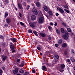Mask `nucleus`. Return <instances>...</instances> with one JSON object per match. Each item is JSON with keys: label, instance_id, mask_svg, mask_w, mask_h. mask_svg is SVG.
Wrapping results in <instances>:
<instances>
[{"label": "nucleus", "instance_id": "nucleus-24", "mask_svg": "<svg viewBox=\"0 0 75 75\" xmlns=\"http://www.w3.org/2000/svg\"><path fill=\"white\" fill-rule=\"evenodd\" d=\"M48 13L50 16H52L53 15L52 12V11L49 10Z\"/></svg>", "mask_w": 75, "mask_h": 75}, {"label": "nucleus", "instance_id": "nucleus-18", "mask_svg": "<svg viewBox=\"0 0 75 75\" xmlns=\"http://www.w3.org/2000/svg\"><path fill=\"white\" fill-rule=\"evenodd\" d=\"M40 35L42 37H45L46 36V35L45 33H40Z\"/></svg>", "mask_w": 75, "mask_h": 75}, {"label": "nucleus", "instance_id": "nucleus-43", "mask_svg": "<svg viewBox=\"0 0 75 75\" xmlns=\"http://www.w3.org/2000/svg\"><path fill=\"white\" fill-rule=\"evenodd\" d=\"M64 55H67V51H64Z\"/></svg>", "mask_w": 75, "mask_h": 75}, {"label": "nucleus", "instance_id": "nucleus-28", "mask_svg": "<svg viewBox=\"0 0 75 75\" xmlns=\"http://www.w3.org/2000/svg\"><path fill=\"white\" fill-rule=\"evenodd\" d=\"M33 33L36 36H38V34H37V32H36V31H33Z\"/></svg>", "mask_w": 75, "mask_h": 75}, {"label": "nucleus", "instance_id": "nucleus-15", "mask_svg": "<svg viewBox=\"0 0 75 75\" xmlns=\"http://www.w3.org/2000/svg\"><path fill=\"white\" fill-rule=\"evenodd\" d=\"M9 47L11 50H14V45H10Z\"/></svg>", "mask_w": 75, "mask_h": 75}, {"label": "nucleus", "instance_id": "nucleus-23", "mask_svg": "<svg viewBox=\"0 0 75 75\" xmlns=\"http://www.w3.org/2000/svg\"><path fill=\"white\" fill-rule=\"evenodd\" d=\"M61 31L62 33H64L65 32L64 29L63 28H61Z\"/></svg>", "mask_w": 75, "mask_h": 75}, {"label": "nucleus", "instance_id": "nucleus-6", "mask_svg": "<svg viewBox=\"0 0 75 75\" xmlns=\"http://www.w3.org/2000/svg\"><path fill=\"white\" fill-rule=\"evenodd\" d=\"M43 8L44 10L45 11H48V10H50V8H49L48 7H47V6H46L45 5H44L43 6Z\"/></svg>", "mask_w": 75, "mask_h": 75}, {"label": "nucleus", "instance_id": "nucleus-5", "mask_svg": "<svg viewBox=\"0 0 75 75\" xmlns=\"http://www.w3.org/2000/svg\"><path fill=\"white\" fill-rule=\"evenodd\" d=\"M6 21L7 24H10L11 22V19L9 18H6Z\"/></svg>", "mask_w": 75, "mask_h": 75}, {"label": "nucleus", "instance_id": "nucleus-10", "mask_svg": "<svg viewBox=\"0 0 75 75\" xmlns=\"http://www.w3.org/2000/svg\"><path fill=\"white\" fill-rule=\"evenodd\" d=\"M53 58L54 59L56 60L59 58V56L57 54H55L54 55Z\"/></svg>", "mask_w": 75, "mask_h": 75}, {"label": "nucleus", "instance_id": "nucleus-52", "mask_svg": "<svg viewBox=\"0 0 75 75\" xmlns=\"http://www.w3.org/2000/svg\"><path fill=\"white\" fill-rule=\"evenodd\" d=\"M37 49L38 50H41V47H37Z\"/></svg>", "mask_w": 75, "mask_h": 75}, {"label": "nucleus", "instance_id": "nucleus-62", "mask_svg": "<svg viewBox=\"0 0 75 75\" xmlns=\"http://www.w3.org/2000/svg\"><path fill=\"white\" fill-rule=\"evenodd\" d=\"M27 2H30V0H27Z\"/></svg>", "mask_w": 75, "mask_h": 75}, {"label": "nucleus", "instance_id": "nucleus-17", "mask_svg": "<svg viewBox=\"0 0 75 75\" xmlns=\"http://www.w3.org/2000/svg\"><path fill=\"white\" fill-rule=\"evenodd\" d=\"M58 44L59 45H61L62 43V39H60L58 41Z\"/></svg>", "mask_w": 75, "mask_h": 75}, {"label": "nucleus", "instance_id": "nucleus-37", "mask_svg": "<svg viewBox=\"0 0 75 75\" xmlns=\"http://www.w3.org/2000/svg\"><path fill=\"white\" fill-rule=\"evenodd\" d=\"M28 33H29V34H31V33H32V30L31 29H29L28 31Z\"/></svg>", "mask_w": 75, "mask_h": 75}, {"label": "nucleus", "instance_id": "nucleus-47", "mask_svg": "<svg viewBox=\"0 0 75 75\" xmlns=\"http://www.w3.org/2000/svg\"><path fill=\"white\" fill-rule=\"evenodd\" d=\"M55 47H57L59 46V45L58 44H55Z\"/></svg>", "mask_w": 75, "mask_h": 75}, {"label": "nucleus", "instance_id": "nucleus-56", "mask_svg": "<svg viewBox=\"0 0 75 75\" xmlns=\"http://www.w3.org/2000/svg\"><path fill=\"white\" fill-rule=\"evenodd\" d=\"M13 50L12 51V52H16V50Z\"/></svg>", "mask_w": 75, "mask_h": 75}, {"label": "nucleus", "instance_id": "nucleus-8", "mask_svg": "<svg viewBox=\"0 0 75 75\" xmlns=\"http://www.w3.org/2000/svg\"><path fill=\"white\" fill-rule=\"evenodd\" d=\"M18 8L19 9L21 10H23V6H22V5L21 4H20V3H18Z\"/></svg>", "mask_w": 75, "mask_h": 75}, {"label": "nucleus", "instance_id": "nucleus-30", "mask_svg": "<svg viewBox=\"0 0 75 75\" xmlns=\"http://www.w3.org/2000/svg\"><path fill=\"white\" fill-rule=\"evenodd\" d=\"M56 32L58 34H60V31L58 29H57L56 30Z\"/></svg>", "mask_w": 75, "mask_h": 75}, {"label": "nucleus", "instance_id": "nucleus-45", "mask_svg": "<svg viewBox=\"0 0 75 75\" xmlns=\"http://www.w3.org/2000/svg\"><path fill=\"white\" fill-rule=\"evenodd\" d=\"M29 74V72H25V75H28Z\"/></svg>", "mask_w": 75, "mask_h": 75}, {"label": "nucleus", "instance_id": "nucleus-63", "mask_svg": "<svg viewBox=\"0 0 75 75\" xmlns=\"http://www.w3.org/2000/svg\"><path fill=\"white\" fill-rule=\"evenodd\" d=\"M16 75H21V74H16Z\"/></svg>", "mask_w": 75, "mask_h": 75}, {"label": "nucleus", "instance_id": "nucleus-36", "mask_svg": "<svg viewBox=\"0 0 75 75\" xmlns=\"http://www.w3.org/2000/svg\"><path fill=\"white\" fill-rule=\"evenodd\" d=\"M64 10L66 11V12L67 13H69V11L66 9H64Z\"/></svg>", "mask_w": 75, "mask_h": 75}, {"label": "nucleus", "instance_id": "nucleus-29", "mask_svg": "<svg viewBox=\"0 0 75 75\" xmlns=\"http://www.w3.org/2000/svg\"><path fill=\"white\" fill-rule=\"evenodd\" d=\"M62 25H64V27H67V24L65 23H64V22H63L62 23Z\"/></svg>", "mask_w": 75, "mask_h": 75}, {"label": "nucleus", "instance_id": "nucleus-31", "mask_svg": "<svg viewBox=\"0 0 75 75\" xmlns=\"http://www.w3.org/2000/svg\"><path fill=\"white\" fill-rule=\"evenodd\" d=\"M67 30L68 31V32H69V33H71V30L70 28H68L67 29Z\"/></svg>", "mask_w": 75, "mask_h": 75}, {"label": "nucleus", "instance_id": "nucleus-1", "mask_svg": "<svg viewBox=\"0 0 75 75\" xmlns=\"http://www.w3.org/2000/svg\"><path fill=\"white\" fill-rule=\"evenodd\" d=\"M29 24L30 25V26L32 27V28H35V24H36V22H29Z\"/></svg>", "mask_w": 75, "mask_h": 75}, {"label": "nucleus", "instance_id": "nucleus-58", "mask_svg": "<svg viewBox=\"0 0 75 75\" xmlns=\"http://www.w3.org/2000/svg\"><path fill=\"white\" fill-rule=\"evenodd\" d=\"M55 26H57V22H55L54 24Z\"/></svg>", "mask_w": 75, "mask_h": 75}, {"label": "nucleus", "instance_id": "nucleus-48", "mask_svg": "<svg viewBox=\"0 0 75 75\" xmlns=\"http://www.w3.org/2000/svg\"><path fill=\"white\" fill-rule=\"evenodd\" d=\"M32 71L33 74L35 73V71L34 70H32Z\"/></svg>", "mask_w": 75, "mask_h": 75}, {"label": "nucleus", "instance_id": "nucleus-50", "mask_svg": "<svg viewBox=\"0 0 75 75\" xmlns=\"http://www.w3.org/2000/svg\"><path fill=\"white\" fill-rule=\"evenodd\" d=\"M67 61L68 62H70L71 61L69 59H67Z\"/></svg>", "mask_w": 75, "mask_h": 75}, {"label": "nucleus", "instance_id": "nucleus-49", "mask_svg": "<svg viewBox=\"0 0 75 75\" xmlns=\"http://www.w3.org/2000/svg\"><path fill=\"white\" fill-rule=\"evenodd\" d=\"M59 71H60V72H64V70H62V69L59 70Z\"/></svg>", "mask_w": 75, "mask_h": 75}, {"label": "nucleus", "instance_id": "nucleus-16", "mask_svg": "<svg viewBox=\"0 0 75 75\" xmlns=\"http://www.w3.org/2000/svg\"><path fill=\"white\" fill-rule=\"evenodd\" d=\"M59 10L60 12L61 13V14H63V13H64V11L63 9H61L60 8H59Z\"/></svg>", "mask_w": 75, "mask_h": 75}, {"label": "nucleus", "instance_id": "nucleus-27", "mask_svg": "<svg viewBox=\"0 0 75 75\" xmlns=\"http://www.w3.org/2000/svg\"><path fill=\"white\" fill-rule=\"evenodd\" d=\"M24 66V64L23 63H21V65L20 66V67L21 68H22V67H23Z\"/></svg>", "mask_w": 75, "mask_h": 75}, {"label": "nucleus", "instance_id": "nucleus-4", "mask_svg": "<svg viewBox=\"0 0 75 75\" xmlns=\"http://www.w3.org/2000/svg\"><path fill=\"white\" fill-rule=\"evenodd\" d=\"M18 68H15V70H14L13 71V74H17L18 73Z\"/></svg>", "mask_w": 75, "mask_h": 75}, {"label": "nucleus", "instance_id": "nucleus-44", "mask_svg": "<svg viewBox=\"0 0 75 75\" xmlns=\"http://www.w3.org/2000/svg\"><path fill=\"white\" fill-rule=\"evenodd\" d=\"M5 2L6 3V4H7V3H9L8 0H5Z\"/></svg>", "mask_w": 75, "mask_h": 75}, {"label": "nucleus", "instance_id": "nucleus-12", "mask_svg": "<svg viewBox=\"0 0 75 75\" xmlns=\"http://www.w3.org/2000/svg\"><path fill=\"white\" fill-rule=\"evenodd\" d=\"M47 67H45V66H43L42 67V69L44 71H47Z\"/></svg>", "mask_w": 75, "mask_h": 75}, {"label": "nucleus", "instance_id": "nucleus-35", "mask_svg": "<svg viewBox=\"0 0 75 75\" xmlns=\"http://www.w3.org/2000/svg\"><path fill=\"white\" fill-rule=\"evenodd\" d=\"M20 56L19 55H17V56H16L15 57V59H18L19 58Z\"/></svg>", "mask_w": 75, "mask_h": 75}, {"label": "nucleus", "instance_id": "nucleus-21", "mask_svg": "<svg viewBox=\"0 0 75 75\" xmlns=\"http://www.w3.org/2000/svg\"><path fill=\"white\" fill-rule=\"evenodd\" d=\"M19 71L20 73H21V74H24V71L23 69H20Z\"/></svg>", "mask_w": 75, "mask_h": 75}, {"label": "nucleus", "instance_id": "nucleus-64", "mask_svg": "<svg viewBox=\"0 0 75 75\" xmlns=\"http://www.w3.org/2000/svg\"><path fill=\"white\" fill-rule=\"evenodd\" d=\"M74 3H75V0H72Z\"/></svg>", "mask_w": 75, "mask_h": 75}, {"label": "nucleus", "instance_id": "nucleus-13", "mask_svg": "<svg viewBox=\"0 0 75 75\" xmlns=\"http://www.w3.org/2000/svg\"><path fill=\"white\" fill-rule=\"evenodd\" d=\"M67 43H63L62 45V48H65V47H67Z\"/></svg>", "mask_w": 75, "mask_h": 75}, {"label": "nucleus", "instance_id": "nucleus-57", "mask_svg": "<svg viewBox=\"0 0 75 75\" xmlns=\"http://www.w3.org/2000/svg\"><path fill=\"white\" fill-rule=\"evenodd\" d=\"M56 16H59V14L58 13H56Z\"/></svg>", "mask_w": 75, "mask_h": 75}, {"label": "nucleus", "instance_id": "nucleus-2", "mask_svg": "<svg viewBox=\"0 0 75 75\" xmlns=\"http://www.w3.org/2000/svg\"><path fill=\"white\" fill-rule=\"evenodd\" d=\"M44 17H40L39 18V23L41 24L42 23H44Z\"/></svg>", "mask_w": 75, "mask_h": 75}, {"label": "nucleus", "instance_id": "nucleus-61", "mask_svg": "<svg viewBox=\"0 0 75 75\" xmlns=\"http://www.w3.org/2000/svg\"><path fill=\"white\" fill-rule=\"evenodd\" d=\"M5 67H2V69L3 70H5Z\"/></svg>", "mask_w": 75, "mask_h": 75}, {"label": "nucleus", "instance_id": "nucleus-7", "mask_svg": "<svg viewBox=\"0 0 75 75\" xmlns=\"http://www.w3.org/2000/svg\"><path fill=\"white\" fill-rule=\"evenodd\" d=\"M36 18H37V17H36V16L35 15H33L31 16V19L32 20V21H34V20H36Z\"/></svg>", "mask_w": 75, "mask_h": 75}, {"label": "nucleus", "instance_id": "nucleus-55", "mask_svg": "<svg viewBox=\"0 0 75 75\" xmlns=\"http://www.w3.org/2000/svg\"><path fill=\"white\" fill-rule=\"evenodd\" d=\"M47 27L49 30H51V27H50V26L48 25Z\"/></svg>", "mask_w": 75, "mask_h": 75}, {"label": "nucleus", "instance_id": "nucleus-20", "mask_svg": "<svg viewBox=\"0 0 75 75\" xmlns=\"http://www.w3.org/2000/svg\"><path fill=\"white\" fill-rule=\"evenodd\" d=\"M36 5L37 7H40L41 6V4L40 3V2H38L36 3Z\"/></svg>", "mask_w": 75, "mask_h": 75}, {"label": "nucleus", "instance_id": "nucleus-32", "mask_svg": "<svg viewBox=\"0 0 75 75\" xmlns=\"http://www.w3.org/2000/svg\"><path fill=\"white\" fill-rule=\"evenodd\" d=\"M30 5H27L26 7V10H29V8H30Z\"/></svg>", "mask_w": 75, "mask_h": 75}, {"label": "nucleus", "instance_id": "nucleus-38", "mask_svg": "<svg viewBox=\"0 0 75 75\" xmlns=\"http://www.w3.org/2000/svg\"><path fill=\"white\" fill-rule=\"evenodd\" d=\"M64 8H67V9H69V7H68V6L67 5H64Z\"/></svg>", "mask_w": 75, "mask_h": 75}, {"label": "nucleus", "instance_id": "nucleus-39", "mask_svg": "<svg viewBox=\"0 0 75 75\" xmlns=\"http://www.w3.org/2000/svg\"><path fill=\"white\" fill-rule=\"evenodd\" d=\"M19 16L20 17H23V15L20 12H19Z\"/></svg>", "mask_w": 75, "mask_h": 75}, {"label": "nucleus", "instance_id": "nucleus-19", "mask_svg": "<svg viewBox=\"0 0 75 75\" xmlns=\"http://www.w3.org/2000/svg\"><path fill=\"white\" fill-rule=\"evenodd\" d=\"M60 67L61 69H63L65 68V64H62L60 65Z\"/></svg>", "mask_w": 75, "mask_h": 75}, {"label": "nucleus", "instance_id": "nucleus-53", "mask_svg": "<svg viewBox=\"0 0 75 75\" xmlns=\"http://www.w3.org/2000/svg\"><path fill=\"white\" fill-rule=\"evenodd\" d=\"M20 24L22 25H24V24L23 22H20Z\"/></svg>", "mask_w": 75, "mask_h": 75}, {"label": "nucleus", "instance_id": "nucleus-26", "mask_svg": "<svg viewBox=\"0 0 75 75\" xmlns=\"http://www.w3.org/2000/svg\"><path fill=\"white\" fill-rule=\"evenodd\" d=\"M1 45L2 47H5V46H6V43L4 42Z\"/></svg>", "mask_w": 75, "mask_h": 75}, {"label": "nucleus", "instance_id": "nucleus-3", "mask_svg": "<svg viewBox=\"0 0 75 75\" xmlns=\"http://www.w3.org/2000/svg\"><path fill=\"white\" fill-rule=\"evenodd\" d=\"M33 13L35 15L37 16L38 15V11L37 10V9L35 8L33 9Z\"/></svg>", "mask_w": 75, "mask_h": 75}, {"label": "nucleus", "instance_id": "nucleus-25", "mask_svg": "<svg viewBox=\"0 0 75 75\" xmlns=\"http://www.w3.org/2000/svg\"><path fill=\"white\" fill-rule=\"evenodd\" d=\"M8 12H5V18H6L7 16H8Z\"/></svg>", "mask_w": 75, "mask_h": 75}, {"label": "nucleus", "instance_id": "nucleus-40", "mask_svg": "<svg viewBox=\"0 0 75 75\" xmlns=\"http://www.w3.org/2000/svg\"><path fill=\"white\" fill-rule=\"evenodd\" d=\"M48 39L49 40H51L52 38L51 37V36H50V35H49V36H48Z\"/></svg>", "mask_w": 75, "mask_h": 75}, {"label": "nucleus", "instance_id": "nucleus-51", "mask_svg": "<svg viewBox=\"0 0 75 75\" xmlns=\"http://www.w3.org/2000/svg\"><path fill=\"white\" fill-rule=\"evenodd\" d=\"M23 5L24 6H26L27 5V3H26L25 2H24V3L23 4Z\"/></svg>", "mask_w": 75, "mask_h": 75}, {"label": "nucleus", "instance_id": "nucleus-60", "mask_svg": "<svg viewBox=\"0 0 75 75\" xmlns=\"http://www.w3.org/2000/svg\"><path fill=\"white\" fill-rule=\"evenodd\" d=\"M15 9L16 10V11H17V8H16V7H14Z\"/></svg>", "mask_w": 75, "mask_h": 75}, {"label": "nucleus", "instance_id": "nucleus-14", "mask_svg": "<svg viewBox=\"0 0 75 75\" xmlns=\"http://www.w3.org/2000/svg\"><path fill=\"white\" fill-rule=\"evenodd\" d=\"M62 37L63 38H64V40H68V38L67 36L65 35H63L62 36Z\"/></svg>", "mask_w": 75, "mask_h": 75}, {"label": "nucleus", "instance_id": "nucleus-11", "mask_svg": "<svg viewBox=\"0 0 75 75\" xmlns=\"http://www.w3.org/2000/svg\"><path fill=\"white\" fill-rule=\"evenodd\" d=\"M10 40L12 41V42H16L17 41V39H16V38H10Z\"/></svg>", "mask_w": 75, "mask_h": 75}, {"label": "nucleus", "instance_id": "nucleus-41", "mask_svg": "<svg viewBox=\"0 0 75 75\" xmlns=\"http://www.w3.org/2000/svg\"><path fill=\"white\" fill-rule=\"evenodd\" d=\"M0 38H1L2 40H4V37L2 35H0Z\"/></svg>", "mask_w": 75, "mask_h": 75}, {"label": "nucleus", "instance_id": "nucleus-46", "mask_svg": "<svg viewBox=\"0 0 75 75\" xmlns=\"http://www.w3.org/2000/svg\"><path fill=\"white\" fill-rule=\"evenodd\" d=\"M20 59H17V62L20 63Z\"/></svg>", "mask_w": 75, "mask_h": 75}, {"label": "nucleus", "instance_id": "nucleus-22", "mask_svg": "<svg viewBox=\"0 0 75 75\" xmlns=\"http://www.w3.org/2000/svg\"><path fill=\"white\" fill-rule=\"evenodd\" d=\"M71 60L72 62H75V59L73 57H72L71 58Z\"/></svg>", "mask_w": 75, "mask_h": 75}, {"label": "nucleus", "instance_id": "nucleus-33", "mask_svg": "<svg viewBox=\"0 0 75 75\" xmlns=\"http://www.w3.org/2000/svg\"><path fill=\"white\" fill-rule=\"evenodd\" d=\"M0 75H3V70L0 69Z\"/></svg>", "mask_w": 75, "mask_h": 75}, {"label": "nucleus", "instance_id": "nucleus-34", "mask_svg": "<svg viewBox=\"0 0 75 75\" xmlns=\"http://www.w3.org/2000/svg\"><path fill=\"white\" fill-rule=\"evenodd\" d=\"M64 33L66 35H68L69 34V33L67 31H65Z\"/></svg>", "mask_w": 75, "mask_h": 75}, {"label": "nucleus", "instance_id": "nucleus-59", "mask_svg": "<svg viewBox=\"0 0 75 75\" xmlns=\"http://www.w3.org/2000/svg\"><path fill=\"white\" fill-rule=\"evenodd\" d=\"M50 25H54V24H53V23H52V22H51L50 23Z\"/></svg>", "mask_w": 75, "mask_h": 75}, {"label": "nucleus", "instance_id": "nucleus-54", "mask_svg": "<svg viewBox=\"0 0 75 75\" xmlns=\"http://www.w3.org/2000/svg\"><path fill=\"white\" fill-rule=\"evenodd\" d=\"M8 24H6L4 25V26L6 27H8Z\"/></svg>", "mask_w": 75, "mask_h": 75}, {"label": "nucleus", "instance_id": "nucleus-9", "mask_svg": "<svg viewBox=\"0 0 75 75\" xmlns=\"http://www.w3.org/2000/svg\"><path fill=\"white\" fill-rule=\"evenodd\" d=\"M2 58L3 61H5L6 59L7 58V56L4 55V54H3L2 56Z\"/></svg>", "mask_w": 75, "mask_h": 75}, {"label": "nucleus", "instance_id": "nucleus-42", "mask_svg": "<svg viewBox=\"0 0 75 75\" xmlns=\"http://www.w3.org/2000/svg\"><path fill=\"white\" fill-rule=\"evenodd\" d=\"M71 52L72 54H74V50L73 49H72L71 50Z\"/></svg>", "mask_w": 75, "mask_h": 75}]
</instances>
